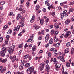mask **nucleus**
<instances>
[{
	"label": "nucleus",
	"mask_w": 74,
	"mask_h": 74,
	"mask_svg": "<svg viewBox=\"0 0 74 74\" xmlns=\"http://www.w3.org/2000/svg\"><path fill=\"white\" fill-rule=\"evenodd\" d=\"M26 5L27 7H28L29 5V3L28 2H27L26 3Z\"/></svg>",
	"instance_id": "864d4df0"
},
{
	"label": "nucleus",
	"mask_w": 74,
	"mask_h": 74,
	"mask_svg": "<svg viewBox=\"0 0 74 74\" xmlns=\"http://www.w3.org/2000/svg\"><path fill=\"white\" fill-rule=\"evenodd\" d=\"M32 41V39H29L27 40V42H30Z\"/></svg>",
	"instance_id": "3c124183"
},
{
	"label": "nucleus",
	"mask_w": 74,
	"mask_h": 74,
	"mask_svg": "<svg viewBox=\"0 0 74 74\" xmlns=\"http://www.w3.org/2000/svg\"><path fill=\"white\" fill-rule=\"evenodd\" d=\"M36 46H34L32 48V49L33 50V51H35V50H36Z\"/></svg>",
	"instance_id": "cd10ccee"
},
{
	"label": "nucleus",
	"mask_w": 74,
	"mask_h": 74,
	"mask_svg": "<svg viewBox=\"0 0 74 74\" xmlns=\"http://www.w3.org/2000/svg\"><path fill=\"white\" fill-rule=\"evenodd\" d=\"M69 12H73V9L71 8L69 10Z\"/></svg>",
	"instance_id": "de8ad7c7"
},
{
	"label": "nucleus",
	"mask_w": 74,
	"mask_h": 74,
	"mask_svg": "<svg viewBox=\"0 0 74 74\" xmlns=\"http://www.w3.org/2000/svg\"><path fill=\"white\" fill-rule=\"evenodd\" d=\"M53 42V40L52 38L49 41V43L50 44H52Z\"/></svg>",
	"instance_id": "412c9836"
},
{
	"label": "nucleus",
	"mask_w": 74,
	"mask_h": 74,
	"mask_svg": "<svg viewBox=\"0 0 74 74\" xmlns=\"http://www.w3.org/2000/svg\"><path fill=\"white\" fill-rule=\"evenodd\" d=\"M54 32H55V30H52L51 31V34H53L54 33Z\"/></svg>",
	"instance_id": "49530a36"
},
{
	"label": "nucleus",
	"mask_w": 74,
	"mask_h": 74,
	"mask_svg": "<svg viewBox=\"0 0 74 74\" xmlns=\"http://www.w3.org/2000/svg\"><path fill=\"white\" fill-rule=\"evenodd\" d=\"M49 46V44L47 43V44L45 45V47L46 48H48V47Z\"/></svg>",
	"instance_id": "8fccbe9b"
},
{
	"label": "nucleus",
	"mask_w": 74,
	"mask_h": 74,
	"mask_svg": "<svg viewBox=\"0 0 74 74\" xmlns=\"http://www.w3.org/2000/svg\"><path fill=\"white\" fill-rule=\"evenodd\" d=\"M60 59L61 61L65 62V60H64V57L63 56H61L60 57Z\"/></svg>",
	"instance_id": "4468645a"
},
{
	"label": "nucleus",
	"mask_w": 74,
	"mask_h": 74,
	"mask_svg": "<svg viewBox=\"0 0 74 74\" xmlns=\"http://www.w3.org/2000/svg\"><path fill=\"white\" fill-rule=\"evenodd\" d=\"M18 10L20 11H23V9L20 8L18 9Z\"/></svg>",
	"instance_id": "338daca9"
},
{
	"label": "nucleus",
	"mask_w": 74,
	"mask_h": 74,
	"mask_svg": "<svg viewBox=\"0 0 74 74\" xmlns=\"http://www.w3.org/2000/svg\"><path fill=\"white\" fill-rule=\"evenodd\" d=\"M40 23L41 25H43V24L44 23V20L43 19H41L40 20Z\"/></svg>",
	"instance_id": "a878e982"
},
{
	"label": "nucleus",
	"mask_w": 74,
	"mask_h": 74,
	"mask_svg": "<svg viewBox=\"0 0 74 74\" xmlns=\"http://www.w3.org/2000/svg\"><path fill=\"white\" fill-rule=\"evenodd\" d=\"M46 70H47V74H49V69H50L49 65L48 64L46 66Z\"/></svg>",
	"instance_id": "1a4fd4ad"
},
{
	"label": "nucleus",
	"mask_w": 74,
	"mask_h": 74,
	"mask_svg": "<svg viewBox=\"0 0 74 74\" xmlns=\"http://www.w3.org/2000/svg\"><path fill=\"white\" fill-rule=\"evenodd\" d=\"M42 38V36H41L40 37H39L38 38V39L39 40H41Z\"/></svg>",
	"instance_id": "69168bd1"
},
{
	"label": "nucleus",
	"mask_w": 74,
	"mask_h": 74,
	"mask_svg": "<svg viewBox=\"0 0 74 74\" xmlns=\"http://www.w3.org/2000/svg\"><path fill=\"white\" fill-rule=\"evenodd\" d=\"M21 4H23V2H24V0H21Z\"/></svg>",
	"instance_id": "bf43d9fd"
},
{
	"label": "nucleus",
	"mask_w": 74,
	"mask_h": 74,
	"mask_svg": "<svg viewBox=\"0 0 74 74\" xmlns=\"http://www.w3.org/2000/svg\"><path fill=\"white\" fill-rule=\"evenodd\" d=\"M6 74H11V72L10 71L8 72Z\"/></svg>",
	"instance_id": "774afa93"
},
{
	"label": "nucleus",
	"mask_w": 74,
	"mask_h": 74,
	"mask_svg": "<svg viewBox=\"0 0 74 74\" xmlns=\"http://www.w3.org/2000/svg\"><path fill=\"white\" fill-rule=\"evenodd\" d=\"M18 67V64L16 65H15L14 66V67H15V68L16 69V68H17V67Z\"/></svg>",
	"instance_id": "5fc2aeb1"
},
{
	"label": "nucleus",
	"mask_w": 74,
	"mask_h": 74,
	"mask_svg": "<svg viewBox=\"0 0 74 74\" xmlns=\"http://www.w3.org/2000/svg\"><path fill=\"white\" fill-rule=\"evenodd\" d=\"M34 71V68L33 67H31L27 69V72L28 74H32L33 73V71Z\"/></svg>",
	"instance_id": "7ed1b4c3"
},
{
	"label": "nucleus",
	"mask_w": 74,
	"mask_h": 74,
	"mask_svg": "<svg viewBox=\"0 0 74 74\" xmlns=\"http://www.w3.org/2000/svg\"><path fill=\"white\" fill-rule=\"evenodd\" d=\"M1 5H3L5 4V1H2L0 2Z\"/></svg>",
	"instance_id": "bb28decb"
},
{
	"label": "nucleus",
	"mask_w": 74,
	"mask_h": 74,
	"mask_svg": "<svg viewBox=\"0 0 74 74\" xmlns=\"http://www.w3.org/2000/svg\"><path fill=\"white\" fill-rule=\"evenodd\" d=\"M20 28V25H18L17 27V28H16V31H18V30H19Z\"/></svg>",
	"instance_id": "473e14b6"
},
{
	"label": "nucleus",
	"mask_w": 74,
	"mask_h": 74,
	"mask_svg": "<svg viewBox=\"0 0 74 74\" xmlns=\"http://www.w3.org/2000/svg\"><path fill=\"white\" fill-rule=\"evenodd\" d=\"M45 3L46 5L47 6H49L50 5L49 2V1H46L45 2Z\"/></svg>",
	"instance_id": "f3484780"
},
{
	"label": "nucleus",
	"mask_w": 74,
	"mask_h": 74,
	"mask_svg": "<svg viewBox=\"0 0 74 74\" xmlns=\"http://www.w3.org/2000/svg\"><path fill=\"white\" fill-rule=\"evenodd\" d=\"M71 34V32H70V31H68L67 32V34H68V35L69 36V34Z\"/></svg>",
	"instance_id": "4d7b16f0"
},
{
	"label": "nucleus",
	"mask_w": 74,
	"mask_h": 74,
	"mask_svg": "<svg viewBox=\"0 0 74 74\" xmlns=\"http://www.w3.org/2000/svg\"><path fill=\"white\" fill-rule=\"evenodd\" d=\"M54 50H55V48H52L50 49V51H54Z\"/></svg>",
	"instance_id": "e433bc0d"
},
{
	"label": "nucleus",
	"mask_w": 74,
	"mask_h": 74,
	"mask_svg": "<svg viewBox=\"0 0 74 74\" xmlns=\"http://www.w3.org/2000/svg\"><path fill=\"white\" fill-rule=\"evenodd\" d=\"M52 16H54L55 14V12H53L51 14Z\"/></svg>",
	"instance_id": "ea45409f"
},
{
	"label": "nucleus",
	"mask_w": 74,
	"mask_h": 74,
	"mask_svg": "<svg viewBox=\"0 0 74 74\" xmlns=\"http://www.w3.org/2000/svg\"><path fill=\"white\" fill-rule=\"evenodd\" d=\"M8 41H9V39L6 38L5 41V43L6 44H8Z\"/></svg>",
	"instance_id": "5701e85b"
},
{
	"label": "nucleus",
	"mask_w": 74,
	"mask_h": 74,
	"mask_svg": "<svg viewBox=\"0 0 74 74\" xmlns=\"http://www.w3.org/2000/svg\"><path fill=\"white\" fill-rule=\"evenodd\" d=\"M28 46H29L27 45V44L26 43L25 45L24 48H26V47H28Z\"/></svg>",
	"instance_id": "37998d69"
},
{
	"label": "nucleus",
	"mask_w": 74,
	"mask_h": 74,
	"mask_svg": "<svg viewBox=\"0 0 74 74\" xmlns=\"http://www.w3.org/2000/svg\"><path fill=\"white\" fill-rule=\"evenodd\" d=\"M8 25H5L3 28V30H5V29H7V28H8Z\"/></svg>",
	"instance_id": "b1692460"
},
{
	"label": "nucleus",
	"mask_w": 74,
	"mask_h": 74,
	"mask_svg": "<svg viewBox=\"0 0 74 74\" xmlns=\"http://www.w3.org/2000/svg\"><path fill=\"white\" fill-rule=\"evenodd\" d=\"M66 45L67 47H69L70 45V42H68L67 43Z\"/></svg>",
	"instance_id": "58836bf2"
},
{
	"label": "nucleus",
	"mask_w": 74,
	"mask_h": 74,
	"mask_svg": "<svg viewBox=\"0 0 74 74\" xmlns=\"http://www.w3.org/2000/svg\"><path fill=\"white\" fill-rule=\"evenodd\" d=\"M71 64L69 62H68L67 63H66V66L67 67H70V64Z\"/></svg>",
	"instance_id": "f704fd0d"
},
{
	"label": "nucleus",
	"mask_w": 74,
	"mask_h": 74,
	"mask_svg": "<svg viewBox=\"0 0 74 74\" xmlns=\"http://www.w3.org/2000/svg\"><path fill=\"white\" fill-rule=\"evenodd\" d=\"M24 26H25V24L24 23L21 24L20 25V26L21 27H23Z\"/></svg>",
	"instance_id": "a18cd8bd"
},
{
	"label": "nucleus",
	"mask_w": 74,
	"mask_h": 74,
	"mask_svg": "<svg viewBox=\"0 0 74 74\" xmlns=\"http://www.w3.org/2000/svg\"><path fill=\"white\" fill-rule=\"evenodd\" d=\"M49 37V35L48 34H47L45 37V41L46 42H47L48 41Z\"/></svg>",
	"instance_id": "9d476101"
},
{
	"label": "nucleus",
	"mask_w": 74,
	"mask_h": 74,
	"mask_svg": "<svg viewBox=\"0 0 74 74\" xmlns=\"http://www.w3.org/2000/svg\"><path fill=\"white\" fill-rule=\"evenodd\" d=\"M6 69H7V68H6V67H4L3 69L1 71V73H4V72H5V71H6Z\"/></svg>",
	"instance_id": "6ab92c4d"
},
{
	"label": "nucleus",
	"mask_w": 74,
	"mask_h": 74,
	"mask_svg": "<svg viewBox=\"0 0 74 74\" xmlns=\"http://www.w3.org/2000/svg\"><path fill=\"white\" fill-rule=\"evenodd\" d=\"M48 56L49 57H51V53H49L48 54Z\"/></svg>",
	"instance_id": "13d9d810"
},
{
	"label": "nucleus",
	"mask_w": 74,
	"mask_h": 74,
	"mask_svg": "<svg viewBox=\"0 0 74 74\" xmlns=\"http://www.w3.org/2000/svg\"><path fill=\"white\" fill-rule=\"evenodd\" d=\"M23 72L24 71H22L21 72H17L16 73V74H24V73H23Z\"/></svg>",
	"instance_id": "393cba45"
},
{
	"label": "nucleus",
	"mask_w": 74,
	"mask_h": 74,
	"mask_svg": "<svg viewBox=\"0 0 74 74\" xmlns=\"http://www.w3.org/2000/svg\"><path fill=\"white\" fill-rule=\"evenodd\" d=\"M59 45H60V44L57 43L56 44L55 47H59Z\"/></svg>",
	"instance_id": "c9c22d12"
},
{
	"label": "nucleus",
	"mask_w": 74,
	"mask_h": 74,
	"mask_svg": "<svg viewBox=\"0 0 74 74\" xmlns=\"http://www.w3.org/2000/svg\"><path fill=\"white\" fill-rule=\"evenodd\" d=\"M24 66L25 67H29L30 66V63H26Z\"/></svg>",
	"instance_id": "ddd939ff"
},
{
	"label": "nucleus",
	"mask_w": 74,
	"mask_h": 74,
	"mask_svg": "<svg viewBox=\"0 0 74 74\" xmlns=\"http://www.w3.org/2000/svg\"><path fill=\"white\" fill-rule=\"evenodd\" d=\"M26 12V11L25 10H23L22 12H21L22 14H23Z\"/></svg>",
	"instance_id": "e2e57ef3"
},
{
	"label": "nucleus",
	"mask_w": 74,
	"mask_h": 74,
	"mask_svg": "<svg viewBox=\"0 0 74 74\" xmlns=\"http://www.w3.org/2000/svg\"><path fill=\"white\" fill-rule=\"evenodd\" d=\"M44 63H41L39 69L41 71H42L44 69Z\"/></svg>",
	"instance_id": "6e6552de"
},
{
	"label": "nucleus",
	"mask_w": 74,
	"mask_h": 74,
	"mask_svg": "<svg viewBox=\"0 0 74 74\" xmlns=\"http://www.w3.org/2000/svg\"><path fill=\"white\" fill-rule=\"evenodd\" d=\"M34 27L35 30H37L39 29V27L38 26H37L36 25H34Z\"/></svg>",
	"instance_id": "dca6fc26"
},
{
	"label": "nucleus",
	"mask_w": 74,
	"mask_h": 74,
	"mask_svg": "<svg viewBox=\"0 0 74 74\" xmlns=\"http://www.w3.org/2000/svg\"><path fill=\"white\" fill-rule=\"evenodd\" d=\"M62 69H61V71H62V74H68V73L67 72L65 71L64 72V66L63 65L62 66Z\"/></svg>",
	"instance_id": "423d86ee"
},
{
	"label": "nucleus",
	"mask_w": 74,
	"mask_h": 74,
	"mask_svg": "<svg viewBox=\"0 0 74 74\" xmlns=\"http://www.w3.org/2000/svg\"><path fill=\"white\" fill-rule=\"evenodd\" d=\"M23 66H24V63H23L19 66V69L20 70H22L23 69Z\"/></svg>",
	"instance_id": "f8f14e48"
},
{
	"label": "nucleus",
	"mask_w": 74,
	"mask_h": 74,
	"mask_svg": "<svg viewBox=\"0 0 74 74\" xmlns=\"http://www.w3.org/2000/svg\"><path fill=\"white\" fill-rule=\"evenodd\" d=\"M36 10H38L40 8V6L39 5H37L36 7Z\"/></svg>",
	"instance_id": "4c0bfd02"
},
{
	"label": "nucleus",
	"mask_w": 74,
	"mask_h": 74,
	"mask_svg": "<svg viewBox=\"0 0 74 74\" xmlns=\"http://www.w3.org/2000/svg\"><path fill=\"white\" fill-rule=\"evenodd\" d=\"M61 67V64H58L55 66V68L57 71L59 70V69Z\"/></svg>",
	"instance_id": "20e7f679"
},
{
	"label": "nucleus",
	"mask_w": 74,
	"mask_h": 74,
	"mask_svg": "<svg viewBox=\"0 0 74 74\" xmlns=\"http://www.w3.org/2000/svg\"><path fill=\"white\" fill-rule=\"evenodd\" d=\"M10 57L9 58L10 59H11L12 60V62H14L15 60H16V56H14L13 57H12V56H11L12 55H9Z\"/></svg>",
	"instance_id": "39448f33"
},
{
	"label": "nucleus",
	"mask_w": 74,
	"mask_h": 74,
	"mask_svg": "<svg viewBox=\"0 0 74 74\" xmlns=\"http://www.w3.org/2000/svg\"><path fill=\"white\" fill-rule=\"evenodd\" d=\"M58 33H59V31H57L55 32L54 33V34L55 36H56V35H58Z\"/></svg>",
	"instance_id": "7c9ffc66"
},
{
	"label": "nucleus",
	"mask_w": 74,
	"mask_h": 74,
	"mask_svg": "<svg viewBox=\"0 0 74 74\" xmlns=\"http://www.w3.org/2000/svg\"><path fill=\"white\" fill-rule=\"evenodd\" d=\"M22 34V32H21L19 34H18V36H21Z\"/></svg>",
	"instance_id": "680f3d73"
},
{
	"label": "nucleus",
	"mask_w": 74,
	"mask_h": 74,
	"mask_svg": "<svg viewBox=\"0 0 74 74\" xmlns=\"http://www.w3.org/2000/svg\"><path fill=\"white\" fill-rule=\"evenodd\" d=\"M69 36L68 35L66 34H65L64 35V37H69Z\"/></svg>",
	"instance_id": "6e6d98bb"
},
{
	"label": "nucleus",
	"mask_w": 74,
	"mask_h": 74,
	"mask_svg": "<svg viewBox=\"0 0 74 74\" xmlns=\"http://www.w3.org/2000/svg\"><path fill=\"white\" fill-rule=\"evenodd\" d=\"M67 12V10H64L63 11V13H61L60 14V15L61 16V19H63V17H64V14H65Z\"/></svg>",
	"instance_id": "0eeeda50"
},
{
	"label": "nucleus",
	"mask_w": 74,
	"mask_h": 74,
	"mask_svg": "<svg viewBox=\"0 0 74 74\" xmlns=\"http://www.w3.org/2000/svg\"><path fill=\"white\" fill-rule=\"evenodd\" d=\"M35 18V16L34 15L32 17V18H31L30 21V22H31V23H32V22H33L34 21Z\"/></svg>",
	"instance_id": "9b49d317"
},
{
	"label": "nucleus",
	"mask_w": 74,
	"mask_h": 74,
	"mask_svg": "<svg viewBox=\"0 0 74 74\" xmlns=\"http://www.w3.org/2000/svg\"><path fill=\"white\" fill-rule=\"evenodd\" d=\"M54 41L55 42H56L58 41V38L56 36L54 37Z\"/></svg>",
	"instance_id": "a211bd4d"
},
{
	"label": "nucleus",
	"mask_w": 74,
	"mask_h": 74,
	"mask_svg": "<svg viewBox=\"0 0 74 74\" xmlns=\"http://www.w3.org/2000/svg\"><path fill=\"white\" fill-rule=\"evenodd\" d=\"M70 22V21L69 19H67L65 21V24L66 25H69Z\"/></svg>",
	"instance_id": "2eb2a0df"
},
{
	"label": "nucleus",
	"mask_w": 74,
	"mask_h": 74,
	"mask_svg": "<svg viewBox=\"0 0 74 74\" xmlns=\"http://www.w3.org/2000/svg\"><path fill=\"white\" fill-rule=\"evenodd\" d=\"M64 52L65 53H68L69 52V48L66 49Z\"/></svg>",
	"instance_id": "4be33fe9"
},
{
	"label": "nucleus",
	"mask_w": 74,
	"mask_h": 74,
	"mask_svg": "<svg viewBox=\"0 0 74 74\" xmlns=\"http://www.w3.org/2000/svg\"><path fill=\"white\" fill-rule=\"evenodd\" d=\"M6 62H7L6 59H3L2 63H6Z\"/></svg>",
	"instance_id": "c756f323"
},
{
	"label": "nucleus",
	"mask_w": 74,
	"mask_h": 74,
	"mask_svg": "<svg viewBox=\"0 0 74 74\" xmlns=\"http://www.w3.org/2000/svg\"><path fill=\"white\" fill-rule=\"evenodd\" d=\"M56 58H54V59H53L52 58H51V62H56Z\"/></svg>",
	"instance_id": "c85d7f7f"
},
{
	"label": "nucleus",
	"mask_w": 74,
	"mask_h": 74,
	"mask_svg": "<svg viewBox=\"0 0 74 74\" xmlns=\"http://www.w3.org/2000/svg\"><path fill=\"white\" fill-rule=\"evenodd\" d=\"M15 48V45H12L11 46L9 49L8 52H9V55H12L14 51V48Z\"/></svg>",
	"instance_id": "f03ea898"
},
{
	"label": "nucleus",
	"mask_w": 74,
	"mask_h": 74,
	"mask_svg": "<svg viewBox=\"0 0 74 74\" xmlns=\"http://www.w3.org/2000/svg\"><path fill=\"white\" fill-rule=\"evenodd\" d=\"M2 51H1L0 52V55L1 56L4 57L5 56V53H6L7 51H8V50H7V49L6 47H4L2 48Z\"/></svg>",
	"instance_id": "f257e3e1"
},
{
	"label": "nucleus",
	"mask_w": 74,
	"mask_h": 74,
	"mask_svg": "<svg viewBox=\"0 0 74 74\" xmlns=\"http://www.w3.org/2000/svg\"><path fill=\"white\" fill-rule=\"evenodd\" d=\"M21 22L23 23L24 22V19L22 18L21 19Z\"/></svg>",
	"instance_id": "09e8293b"
},
{
	"label": "nucleus",
	"mask_w": 74,
	"mask_h": 74,
	"mask_svg": "<svg viewBox=\"0 0 74 74\" xmlns=\"http://www.w3.org/2000/svg\"><path fill=\"white\" fill-rule=\"evenodd\" d=\"M21 16V14H19L17 17V19H19L20 18Z\"/></svg>",
	"instance_id": "72a5a7b5"
},
{
	"label": "nucleus",
	"mask_w": 74,
	"mask_h": 74,
	"mask_svg": "<svg viewBox=\"0 0 74 74\" xmlns=\"http://www.w3.org/2000/svg\"><path fill=\"white\" fill-rule=\"evenodd\" d=\"M59 26L58 25H57L55 27V29L57 30V29H58V28H59Z\"/></svg>",
	"instance_id": "a19ab883"
},
{
	"label": "nucleus",
	"mask_w": 74,
	"mask_h": 74,
	"mask_svg": "<svg viewBox=\"0 0 74 74\" xmlns=\"http://www.w3.org/2000/svg\"><path fill=\"white\" fill-rule=\"evenodd\" d=\"M3 41V38L2 37H0V42Z\"/></svg>",
	"instance_id": "603ef678"
},
{
	"label": "nucleus",
	"mask_w": 74,
	"mask_h": 74,
	"mask_svg": "<svg viewBox=\"0 0 74 74\" xmlns=\"http://www.w3.org/2000/svg\"><path fill=\"white\" fill-rule=\"evenodd\" d=\"M64 36V34H63L62 35H61L60 36V38H63V37Z\"/></svg>",
	"instance_id": "0e129e2a"
},
{
	"label": "nucleus",
	"mask_w": 74,
	"mask_h": 74,
	"mask_svg": "<svg viewBox=\"0 0 74 74\" xmlns=\"http://www.w3.org/2000/svg\"><path fill=\"white\" fill-rule=\"evenodd\" d=\"M12 32V30H11L10 29L7 32L8 34H11Z\"/></svg>",
	"instance_id": "2f4dec72"
},
{
	"label": "nucleus",
	"mask_w": 74,
	"mask_h": 74,
	"mask_svg": "<svg viewBox=\"0 0 74 74\" xmlns=\"http://www.w3.org/2000/svg\"><path fill=\"white\" fill-rule=\"evenodd\" d=\"M74 52V49L73 48H72L71 49V54H72V53Z\"/></svg>",
	"instance_id": "c03bdc74"
},
{
	"label": "nucleus",
	"mask_w": 74,
	"mask_h": 74,
	"mask_svg": "<svg viewBox=\"0 0 74 74\" xmlns=\"http://www.w3.org/2000/svg\"><path fill=\"white\" fill-rule=\"evenodd\" d=\"M43 11L44 12H46V9L45 8H43Z\"/></svg>",
	"instance_id": "052dcab7"
},
{
	"label": "nucleus",
	"mask_w": 74,
	"mask_h": 74,
	"mask_svg": "<svg viewBox=\"0 0 74 74\" xmlns=\"http://www.w3.org/2000/svg\"><path fill=\"white\" fill-rule=\"evenodd\" d=\"M23 44H21L19 45L18 47L19 48H21L22 47Z\"/></svg>",
	"instance_id": "79ce46f5"
},
{
	"label": "nucleus",
	"mask_w": 74,
	"mask_h": 74,
	"mask_svg": "<svg viewBox=\"0 0 74 74\" xmlns=\"http://www.w3.org/2000/svg\"><path fill=\"white\" fill-rule=\"evenodd\" d=\"M29 57V55H26L25 56H24L23 57V59H27V58H28Z\"/></svg>",
	"instance_id": "aec40b11"
}]
</instances>
